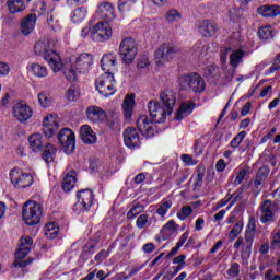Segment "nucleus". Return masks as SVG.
Here are the masks:
<instances>
[{"mask_svg":"<svg viewBox=\"0 0 280 280\" xmlns=\"http://www.w3.org/2000/svg\"><path fill=\"white\" fill-rule=\"evenodd\" d=\"M36 56H43L55 73L62 69L60 55L56 51V40L51 38L39 39L34 47Z\"/></svg>","mask_w":280,"mask_h":280,"instance_id":"nucleus-1","label":"nucleus"},{"mask_svg":"<svg viewBox=\"0 0 280 280\" xmlns=\"http://www.w3.org/2000/svg\"><path fill=\"white\" fill-rule=\"evenodd\" d=\"M43 218V207L35 201H26L22 207V220L27 226H36Z\"/></svg>","mask_w":280,"mask_h":280,"instance_id":"nucleus-2","label":"nucleus"},{"mask_svg":"<svg viewBox=\"0 0 280 280\" xmlns=\"http://www.w3.org/2000/svg\"><path fill=\"white\" fill-rule=\"evenodd\" d=\"M32 244H34L32 236H25L21 238L20 247L15 252V260L13 262L14 268H27V266L32 264V260H23L27 257L30 250H32Z\"/></svg>","mask_w":280,"mask_h":280,"instance_id":"nucleus-3","label":"nucleus"},{"mask_svg":"<svg viewBox=\"0 0 280 280\" xmlns=\"http://www.w3.org/2000/svg\"><path fill=\"white\" fill-rule=\"evenodd\" d=\"M178 47L164 43L159 46V48L154 52L155 65L158 67H164L165 62H172L173 58H176V55L179 54Z\"/></svg>","mask_w":280,"mask_h":280,"instance_id":"nucleus-4","label":"nucleus"},{"mask_svg":"<svg viewBox=\"0 0 280 280\" xmlns=\"http://www.w3.org/2000/svg\"><path fill=\"white\" fill-rule=\"evenodd\" d=\"M118 54L125 62V65H130L137 58V43L132 37H126L120 42Z\"/></svg>","mask_w":280,"mask_h":280,"instance_id":"nucleus-5","label":"nucleus"},{"mask_svg":"<svg viewBox=\"0 0 280 280\" xmlns=\"http://www.w3.org/2000/svg\"><path fill=\"white\" fill-rule=\"evenodd\" d=\"M180 86H188L195 93H202L206 89L205 79L196 72L179 77Z\"/></svg>","mask_w":280,"mask_h":280,"instance_id":"nucleus-6","label":"nucleus"},{"mask_svg":"<svg viewBox=\"0 0 280 280\" xmlns=\"http://www.w3.org/2000/svg\"><path fill=\"white\" fill-rule=\"evenodd\" d=\"M96 90L103 97H110L115 95V75L110 72H105L96 81Z\"/></svg>","mask_w":280,"mask_h":280,"instance_id":"nucleus-7","label":"nucleus"},{"mask_svg":"<svg viewBox=\"0 0 280 280\" xmlns=\"http://www.w3.org/2000/svg\"><path fill=\"white\" fill-rule=\"evenodd\" d=\"M78 202L73 206L74 213H82V211H89L93 207V200L95 196L93 190L84 189L79 190L77 194Z\"/></svg>","mask_w":280,"mask_h":280,"instance_id":"nucleus-8","label":"nucleus"},{"mask_svg":"<svg viewBox=\"0 0 280 280\" xmlns=\"http://www.w3.org/2000/svg\"><path fill=\"white\" fill-rule=\"evenodd\" d=\"M148 109L154 124H163L167 119V115H172V112H167V108L159 103V101H150L148 103Z\"/></svg>","mask_w":280,"mask_h":280,"instance_id":"nucleus-9","label":"nucleus"},{"mask_svg":"<svg viewBox=\"0 0 280 280\" xmlns=\"http://www.w3.org/2000/svg\"><path fill=\"white\" fill-rule=\"evenodd\" d=\"M60 145L66 154H73L75 151V133L69 128H63L58 133Z\"/></svg>","mask_w":280,"mask_h":280,"instance_id":"nucleus-10","label":"nucleus"},{"mask_svg":"<svg viewBox=\"0 0 280 280\" xmlns=\"http://www.w3.org/2000/svg\"><path fill=\"white\" fill-rule=\"evenodd\" d=\"M91 34L96 43H106V40H110V36H113V28H110L108 22H98L91 30Z\"/></svg>","mask_w":280,"mask_h":280,"instance_id":"nucleus-11","label":"nucleus"},{"mask_svg":"<svg viewBox=\"0 0 280 280\" xmlns=\"http://www.w3.org/2000/svg\"><path fill=\"white\" fill-rule=\"evenodd\" d=\"M10 179L14 187L18 189H25V187H32L34 177L30 173H21L16 168L11 170Z\"/></svg>","mask_w":280,"mask_h":280,"instance_id":"nucleus-12","label":"nucleus"},{"mask_svg":"<svg viewBox=\"0 0 280 280\" xmlns=\"http://www.w3.org/2000/svg\"><path fill=\"white\" fill-rule=\"evenodd\" d=\"M34 115V112L32 110V107L30 105L18 102L13 106V116L18 121H28V119H32V116Z\"/></svg>","mask_w":280,"mask_h":280,"instance_id":"nucleus-13","label":"nucleus"},{"mask_svg":"<svg viewBox=\"0 0 280 280\" xmlns=\"http://www.w3.org/2000/svg\"><path fill=\"white\" fill-rule=\"evenodd\" d=\"M218 24L213 20H202L197 24V32H199L203 38H213L218 34Z\"/></svg>","mask_w":280,"mask_h":280,"instance_id":"nucleus-14","label":"nucleus"},{"mask_svg":"<svg viewBox=\"0 0 280 280\" xmlns=\"http://www.w3.org/2000/svg\"><path fill=\"white\" fill-rule=\"evenodd\" d=\"M91 67H93V55L82 52L75 59L74 69H77L79 73H89Z\"/></svg>","mask_w":280,"mask_h":280,"instance_id":"nucleus-15","label":"nucleus"},{"mask_svg":"<svg viewBox=\"0 0 280 280\" xmlns=\"http://www.w3.org/2000/svg\"><path fill=\"white\" fill-rule=\"evenodd\" d=\"M136 126L145 139L154 137V124L150 118H148V116H140L136 121Z\"/></svg>","mask_w":280,"mask_h":280,"instance_id":"nucleus-16","label":"nucleus"},{"mask_svg":"<svg viewBox=\"0 0 280 280\" xmlns=\"http://www.w3.org/2000/svg\"><path fill=\"white\" fill-rule=\"evenodd\" d=\"M124 141L127 148L135 150V148L141 145V136H139V131L135 127H129L124 131Z\"/></svg>","mask_w":280,"mask_h":280,"instance_id":"nucleus-17","label":"nucleus"},{"mask_svg":"<svg viewBox=\"0 0 280 280\" xmlns=\"http://www.w3.org/2000/svg\"><path fill=\"white\" fill-rule=\"evenodd\" d=\"M58 128H60L58 117L54 115H48L44 118L43 132L45 137H47L48 139L54 137V135H56V132L58 131Z\"/></svg>","mask_w":280,"mask_h":280,"instance_id":"nucleus-18","label":"nucleus"},{"mask_svg":"<svg viewBox=\"0 0 280 280\" xmlns=\"http://www.w3.org/2000/svg\"><path fill=\"white\" fill-rule=\"evenodd\" d=\"M160 102L164 106L167 113H174V106H176V92L173 90H163L160 92Z\"/></svg>","mask_w":280,"mask_h":280,"instance_id":"nucleus-19","label":"nucleus"},{"mask_svg":"<svg viewBox=\"0 0 280 280\" xmlns=\"http://www.w3.org/2000/svg\"><path fill=\"white\" fill-rule=\"evenodd\" d=\"M260 222L262 224H268V222H272L275 220V205H272L271 200H265L260 205Z\"/></svg>","mask_w":280,"mask_h":280,"instance_id":"nucleus-20","label":"nucleus"},{"mask_svg":"<svg viewBox=\"0 0 280 280\" xmlns=\"http://www.w3.org/2000/svg\"><path fill=\"white\" fill-rule=\"evenodd\" d=\"M80 137L83 143L88 145H95L97 143V135H95V131L89 125H83L80 128Z\"/></svg>","mask_w":280,"mask_h":280,"instance_id":"nucleus-21","label":"nucleus"},{"mask_svg":"<svg viewBox=\"0 0 280 280\" xmlns=\"http://www.w3.org/2000/svg\"><path fill=\"white\" fill-rule=\"evenodd\" d=\"M97 12L106 23H109V21H115V8L110 2H102L98 4Z\"/></svg>","mask_w":280,"mask_h":280,"instance_id":"nucleus-22","label":"nucleus"},{"mask_svg":"<svg viewBox=\"0 0 280 280\" xmlns=\"http://www.w3.org/2000/svg\"><path fill=\"white\" fill-rule=\"evenodd\" d=\"M203 75L208 82H210V84H218L220 78L222 77V72H220V67L217 65H211L206 67Z\"/></svg>","mask_w":280,"mask_h":280,"instance_id":"nucleus-23","label":"nucleus"},{"mask_svg":"<svg viewBox=\"0 0 280 280\" xmlns=\"http://www.w3.org/2000/svg\"><path fill=\"white\" fill-rule=\"evenodd\" d=\"M36 14H30L26 18H23L21 21V32L23 36H28L34 32V25H36Z\"/></svg>","mask_w":280,"mask_h":280,"instance_id":"nucleus-24","label":"nucleus"},{"mask_svg":"<svg viewBox=\"0 0 280 280\" xmlns=\"http://www.w3.org/2000/svg\"><path fill=\"white\" fill-rule=\"evenodd\" d=\"M88 119L90 121H93L94 124H97L100 121H104L106 119V112L97 106H91L86 110Z\"/></svg>","mask_w":280,"mask_h":280,"instance_id":"nucleus-25","label":"nucleus"},{"mask_svg":"<svg viewBox=\"0 0 280 280\" xmlns=\"http://www.w3.org/2000/svg\"><path fill=\"white\" fill-rule=\"evenodd\" d=\"M116 66H117V56H115V54L109 52L102 57L101 67L103 71H107L106 73H110V71H115Z\"/></svg>","mask_w":280,"mask_h":280,"instance_id":"nucleus-26","label":"nucleus"},{"mask_svg":"<svg viewBox=\"0 0 280 280\" xmlns=\"http://www.w3.org/2000/svg\"><path fill=\"white\" fill-rule=\"evenodd\" d=\"M194 108H195V105L192 102H190V101L184 102L180 105L179 109L177 110L175 119H177V121L185 119V117H187L188 115H191V113H194Z\"/></svg>","mask_w":280,"mask_h":280,"instance_id":"nucleus-27","label":"nucleus"},{"mask_svg":"<svg viewBox=\"0 0 280 280\" xmlns=\"http://www.w3.org/2000/svg\"><path fill=\"white\" fill-rule=\"evenodd\" d=\"M77 176L78 174L74 170L70 171L63 178L62 189L66 191H71L75 187V183H78Z\"/></svg>","mask_w":280,"mask_h":280,"instance_id":"nucleus-28","label":"nucleus"},{"mask_svg":"<svg viewBox=\"0 0 280 280\" xmlns=\"http://www.w3.org/2000/svg\"><path fill=\"white\" fill-rule=\"evenodd\" d=\"M27 70L35 75V78H47L48 75L47 67L42 66L40 63H30Z\"/></svg>","mask_w":280,"mask_h":280,"instance_id":"nucleus-29","label":"nucleus"},{"mask_svg":"<svg viewBox=\"0 0 280 280\" xmlns=\"http://www.w3.org/2000/svg\"><path fill=\"white\" fill-rule=\"evenodd\" d=\"M135 108V96L132 94H128L122 103V110L125 113L126 119H130L132 117V110Z\"/></svg>","mask_w":280,"mask_h":280,"instance_id":"nucleus-30","label":"nucleus"},{"mask_svg":"<svg viewBox=\"0 0 280 280\" xmlns=\"http://www.w3.org/2000/svg\"><path fill=\"white\" fill-rule=\"evenodd\" d=\"M258 14L265 18H275L280 14V7L277 5H264L258 8Z\"/></svg>","mask_w":280,"mask_h":280,"instance_id":"nucleus-31","label":"nucleus"},{"mask_svg":"<svg viewBox=\"0 0 280 280\" xmlns=\"http://www.w3.org/2000/svg\"><path fill=\"white\" fill-rule=\"evenodd\" d=\"M30 148L34 152L43 151V136L40 133H33L28 137Z\"/></svg>","mask_w":280,"mask_h":280,"instance_id":"nucleus-32","label":"nucleus"},{"mask_svg":"<svg viewBox=\"0 0 280 280\" xmlns=\"http://www.w3.org/2000/svg\"><path fill=\"white\" fill-rule=\"evenodd\" d=\"M88 14H89V11H86V8L84 7L77 8L71 13V21L72 23H82L83 21H86Z\"/></svg>","mask_w":280,"mask_h":280,"instance_id":"nucleus-33","label":"nucleus"},{"mask_svg":"<svg viewBox=\"0 0 280 280\" xmlns=\"http://www.w3.org/2000/svg\"><path fill=\"white\" fill-rule=\"evenodd\" d=\"M56 147L51 143H48L44 149L42 158L46 163H54V159H56Z\"/></svg>","mask_w":280,"mask_h":280,"instance_id":"nucleus-34","label":"nucleus"},{"mask_svg":"<svg viewBox=\"0 0 280 280\" xmlns=\"http://www.w3.org/2000/svg\"><path fill=\"white\" fill-rule=\"evenodd\" d=\"M244 56H246V51L244 50H232L231 55H230V65L232 67V69H237V67L240 66V62H242V59L244 58Z\"/></svg>","mask_w":280,"mask_h":280,"instance_id":"nucleus-35","label":"nucleus"},{"mask_svg":"<svg viewBox=\"0 0 280 280\" xmlns=\"http://www.w3.org/2000/svg\"><path fill=\"white\" fill-rule=\"evenodd\" d=\"M7 5L11 14H16L25 10V2H23V0H8Z\"/></svg>","mask_w":280,"mask_h":280,"instance_id":"nucleus-36","label":"nucleus"},{"mask_svg":"<svg viewBox=\"0 0 280 280\" xmlns=\"http://www.w3.org/2000/svg\"><path fill=\"white\" fill-rule=\"evenodd\" d=\"M255 233H257V225H255V220L250 219L245 232V242L253 244V240H255Z\"/></svg>","mask_w":280,"mask_h":280,"instance_id":"nucleus-37","label":"nucleus"},{"mask_svg":"<svg viewBox=\"0 0 280 280\" xmlns=\"http://www.w3.org/2000/svg\"><path fill=\"white\" fill-rule=\"evenodd\" d=\"M135 0H119L118 1V10L121 14H125V12H130L132 5H135Z\"/></svg>","mask_w":280,"mask_h":280,"instance_id":"nucleus-38","label":"nucleus"},{"mask_svg":"<svg viewBox=\"0 0 280 280\" xmlns=\"http://www.w3.org/2000/svg\"><path fill=\"white\" fill-rule=\"evenodd\" d=\"M145 207L143 205L137 203L133 206L128 212H127V218L128 220H135L139 213H143Z\"/></svg>","mask_w":280,"mask_h":280,"instance_id":"nucleus-39","label":"nucleus"},{"mask_svg":"<svg viewBox=\"0 0 280 280\" xmlns=\"http://www.w3.org/2000/svg\"><path fill=\"white\" fill-rule=\"evenodd\" d=\"M165 21H167V23H174V21H180L182 15L180 12H178V10H170L165 13L164 16Z\"/></svg>","mask_w":280,"mask_h":280,"instance_id":"nucleus-40","label":"nucleus"},{"mask_svg":"<svg viewBox=\"0 0 280 280\" xmlns=\"http://www.w3.org/2000/svg\"><path fill=\"white\" fill-rule=\"evenodd\" d=\"M191 213H194V208H191V206H184L180 211L177 212V218L178 220L185 221Z\"/></svg>","mask_w":280,"mask_h":280,"instance_id":"nucleus-41","label":"nucleus"},{"mask_svg":"<svg viewBox=\"0 0 280 280\" xmlns=\"http://www.w3.org/2000/svg\"><path fill=\"white\" fill-rule=\"evenodd\" d=\"M242 229H244V222L238 221L234 228L230 231L229 238L231 241L235 240L237 235L242 233Z\"/></svg>","mask_w":280,"mask_h":280,"instance_id":"nucleus-42","label":"nucleus"},{"mask_svg":"<svg viewBox=\"0 0 280 280\" xmlns=\"http://www.w3.org/2000/svg\"><path fill=\"white\" fill-rule=\"evenodd\" d=\"M250 174V166H246L245 168L241 170L234 180V185H242L244 183V179L246 178V175Z\"/></svg>","mask_w":280,"mask_h":280,"instance_id":"nucleus-43","label":"nucleus"},{"mask_svg":"<svg viewBox=\"0 0 280 280\" xmlns=\"http://www.w3.org/2000/svg\"><path fill=\"white\" fill-rule=\"evenodd\" d=\"M80 98V90H78L75 86H70L67 91V100L69 102H78Z\"/></svg>","mask_w":280,"mask_h":280,"instance_id":"nucleus-44","label":"nucleus"},{"mask_svg":"<svg viewBox=\"0 0 280 280\" xmlns=\"http://www.w3.org/2000/svg\"><path fill=\"white\" fill-rule=\"evenodd\" d=\"M170 209H172V201L167 200L160 205L159 209L156 210V213L158 215H161V218H165Z\"/></svg>","mask_w":280,"mask_h":280,"instance_id":"nucleus-45","label":"nucleus"},{"mask_svg":"<svg viewBox=\"0 0 280 280\" xmlns=\"http://www.w3.org/2000/svg\"><path fill=\"white\" fill-rule=\"evenodd\" d=\"M246 138V131H241L238 132L233 140L230 142V145L235 149V148H240V145L242 144V141H244V139Z\"/></svg>","mask_w":280,"mask_h":280,"instance_id":"nucleus-46","label":"nucleus"},{"mask_svg":"<svg viewBox=\"0 0 280 280\" xmlns=\"http://www.w3.org/2000/svg\"><path fill=\"white\" fill-rule=\"evenodd\" d=\"M258 36L261 40H268V38L272 37V28H270V26L260 27Z\"/></svg>","mask_w":280,"mask_h":280,"instance_id":"nucleus-47","label":"nucleus"},{"mask_svg":"<svg viewBox=\"0 0 280 280\" xmlns=\"http://www.w3.org/2000/svg\"><path fill=\"white\" fill-rule=\"evenodd\" d=\"M205 178V166H198L197 168V177H196V182H195V187H202V180Z\"/></svg>","mask_w":280,"mask_h":280,"instance_id":"nucleus-48","label":"nucleus"},{"mask_svg":"<svg viewBox=\"0 0 280 280\" xmlns=\"http://www.w3.org/2000/svg\"><path fill=\"white\" fill-rule=\"evenodd\" d=\"M252 253H253V243L245 242L241 253L242 259H248Z\"/></svg>","mask_w":280,"mask_h":280,"instance_id":"nucleus-49","label":"nucleus"},{"mask_svg":"<svg viewBox=\"0 0 280 280\" xmlns=\"http://www.w3.org/2000/svg\"><path fill=\"white\" fill-rule=\"evenodd\" d=\"M63 73L68 82H75L77 74L75 70L73 69V66H70L68 69H66Z\"/></svg>","mask_w":280,"mask_h":280,"instance_id":"nucleus-50","label":"nucleus"},{"mask_svg":"<svg viewBox=\"0 0 280 280\" xmlns=\"http://www.w3.org/2000/svg\"><path fill=\"white\" fill-rule=\"evenodd\" d=\"M229 277L235 279L240 276V265L237 262H232L230 269L228 270Z\"/></svg>","mask_w":280,"mask_h":280,"instance_id":"nucleus-51","label":"nucleus"},{"mask_svg":"<svg viewBox=\"0 0 280 280\" xmlns=\"http://www.w3.org/2000/svg\"><path fill=\"white\" fill-rule=\"evenodd\" d=\"M149 215L148 214H141L140 217H138L137 221H136V226L138 229H145V226L148 225V220Z\"/></svg>","mask_w":280,"mask_h":280,"instance_id":"nucleus-52","label":"nucleus"},{"mask_svg":"<svg viewBox=\"0 0 280 280\" xmlns=\"http://www.w3.org/2000/svg\"><path fill=\"white\" fill-rule=\"evenodd\" d=\"M167 231L175 232L178 231V225L174 220L168 221L163 228L162 233H167Z\"/></svg>","mask_w":280,"mask_h":280,"instance_id":"nucleus-53","label":"nucleus"},{"mask_svg":"<svg viewBox=\"0 0 280 280\" xmlns=\"http://www.w3.org/2000/svg\"><path fill=\"white\" fill-rule=\"evenodd\" d=\"M269 174H270V168H268V166H261L258 170L256 177L260 178L262 180H266V178H268Z\"/></svg>","mask_w":280,"mask_h":280,"instance_id":"nucleus-54","label":"nucleus"},{"mask_svg":"<svg viewBox=\"0 0 280 280\" xmlns=\"http://www.w3.org/2000/svg\"><path fill=\"white\" fill-rule=\"evenodd\" d=\"M138 69H145V67H150V58L147 55H142L137 65Z\"/></svg>","mask_w":280,"mask_h":280,"instance_id":"nucleus-55","label":"nucleus"},{"mask_svg":"<svg viewBox=\"0 0 280 280\" xmlns=\"http://www.w3.org/2000/svg\"><path fill=\"white\" fill-rule=\"evenodd\" d=\"M38 102L40 106H43L44 108H47V106H49V96L47 95V93L40 92L38 94Z\"/></svg>","mask_w":280,"mask_h":280,"instance_id":"nucleus-56","label":"nucleus"},{"mask_svg":"<svg viewBox=\"0 0 280 280\" xmlns=\"http://www.w3.org/2000/svg\"><path fill=\"white\" fill-rule=\"evenodd\" d=\"M202 49H205V45L201 42H197L192 47L195 56H202Z\"/></svg>","mask_w":280,"mask_h":280,"instance_id":"nucleus-57","label":"nucleus"},{"mask_svg":"<svg viewBox=\"0 0 280 280\" xmlns=\"http://www.w3.org/2000/svg\"><path fill=\"white\" fill-rule=\"evenodd\" d=\"M183 163H186V165H196V162L192 156H189V154H183L182 155Z\"/></svg>","mask_w":280,"mask_h":280,"instance_id":"nucleus-58","label":"nucleus"},{"mask_svg":"<svg viewBox=\"0 0 280 280\" xmlns=\"http://www.w3.org/2000/svg\"><path fill=\"white\" fill-rule=\"evenodd\" d=\"M185 259H187V256L185 254H182L173 259V264H178V266L184 267Z\"/></svg>","mask_w":280,"mask_h":280,"instance_id":"nucleus-59","label":"nucleus"},{"mask_svg":"<svg viewBox=\"0 0 280 280\" xmlns=\"http://www.w3.org/2000/svg\"><path fill=\"white\" fill-rule=\"evenodd\" d=\"M235 78V68L230 69L225 72L224 82H232Z\"/></svg>","mask_w":280,"mask_h":280,"instance_id":"nucleus-60","label":"nucleus"},{"mask_svg":"<svg viewBox=\"0 0 280 280\" xmlns=\"http://www.w3.org/2000/svg\"><path fill=\"white\" fill-rule=\"evenodd\" d=\"M10 73V66L5 62H0V75H8Z\"/></svg>","mask_w":280,"mask_h":280,"instance_id":"nucleus-61","label":"nucleus"},{"mask_svg":"<svg viewBox=\"0 0 280 280\" xmlns=\"http://www.w3.org/2000/svg\"><path fill=\"white\" fill-rule=\"evenodd\" d=\"M217 172H224L226 170V162L223 159L219 160L215 164Z\"/></svg>","mask_w":280,"mask_h":280,"instance_id":"nucleus-62","label":"nucleus"},{"mask_svg":"<svg viewBox=\"0 0 280 280\" xmlns=\"http://www.w3.org/2000/svg\"><path fill=\"white\" fill-rule=\"evenodd\" d=\"M187 240H189V232H185L184 234H182V236L179 237L178 242L176 243V245H178L179 247L183 246V244H185V242H187Z\"/></svg>","mask_w":280,"mask_h":280,"instance_id":"nucleus-63","label":"nucleus"},{"mask_svg":"<svg viewBox=\"0 0 280 280\" xmlns=\"http://www.w3.org/2000/svg\"><path fill=\"white\" fill-rule=\"evenodd\" d=\"M280 244V230L273 235L271 246L275 248V246H279Z\"/></svg>","mask_w":280,"mask_h":280,"instance_id":"nucleus-64","label":"nucleus"}]
</instances>
